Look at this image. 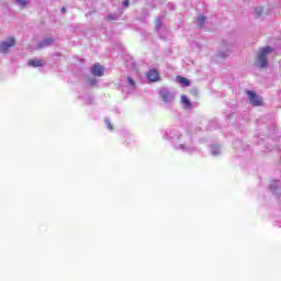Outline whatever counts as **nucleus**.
Returning a JSON list of instances; mask_svg holds the SVG:
<instances>
[{
	"mask_svg": "<svg viewBox=\"0 0 281 281\" xmlns=\"http://www.w3.org/2000/svg\"><path fill=\"white\" fill-rule=\"evenodd\" d=\"M20 8H25L27 5V0H14Z\"/></svg>",
	"mask_w": 281,
	"mask_h": 281,
	"instance_id": "6ab92c4d",
	"label": "nucleus"
},
{
	"mask_svg": "<svg viewBox=\"0 0 281 281\" xmlns=\"http://www.w3.org/2000/svg\"><path fill=\"white\" fill-rule=\"evenodd\" d=\"M126 82L132 87V89H135V80L132 77H126Z\"/></svg>",
	"mask_w": 281,
	"mask_h": 281,
	"instance_id": "aec40b11",
	"label": "nucleus"
},
{
	"mask_svg": "<svg viewBox=\"0 0 281 281\" xmlns=\"http://www.w3.org/2000/svg\"><path fill=\"white\" fill-rule=\"evenodd\" d=\"M160 100H162L166 106H172L175 104V91L166 88L160 89Z\"/></svg>",
	"mask_w": 281,
	"mask_h": 281,
	"instance_id": "7ed1b4c3",
	"label": "nucleus"
},
{
	"mask_svg": "<svg viewBox=\"0 0 281 281\" xmlns=\"http://www.w3.org/2000/svg\"><path fill=\"white\" fill-rule=\"evenodd\" d=\"M30 67H43V60L41 59H30L29 60Z\"/></svg>",
	"mask_w": 281,
	"mask_h": 281,
	"instance_id": "4468645a",
	"label": "nucleus"
},
{
	"mask_svg": "<svg viewBox=\"0 0 281 281\" xmlns=\"http://www.w3.org/2000/svg\"><path fill=\"white\" fill-rule=\"evenodd\" d=\"M210 153L213 157H218L221 155V145L213 144L210 147Z\"/></svg>",
	"mask_w": 281,
	"mask_h": 281,
	"instance_id": "9d476101",
	"label": "nucleus"
},
{
	"mask_svg": "<svg viewBox=\"0 0 281 281\" xmlns=\"http://www.w3.org/2000/svg\"><path fill=\"white\" fill-rule=\"evenodd\" d=\"M218 54L221 58H227L232 54V46H226L225 49L222 48Z\"/></svg>",
	"mask_w": 281,
	"mask_h": 281,
	"instance_id": "9b49d317",
	"label": "nucleus"
},
{
	"mask_svg": "<svg viewBox=\"0 0 281 281\" xmlns=\"http://www.w3.org/2000/svg\"><path fill=\"white\" fill-rule=\"evenodd\" d=\"M164 137L173 144L176 150H181L187 155H194L196 153V147L192 144V137L188 134H181L177 128L168 130Z\"/></svg>",
	"mask_w": 281,
	"mask_h": 281,
	"instance_id": "f257e3e1",
	"label": "nucleus"
},
{
	"mask_svg": "<svg viewBox=\"0 0 281 281\" xmlns=\"http://www.w3.org/2000/svg\"><path fill=\"white\" fill-rule=\"evenodd\" d=\"M108 19H109L110 21H117V19H120V15H119L117 13H110V14L108 15Z\"/></svg>",
	"mask_w": 281,
	"mask_h": 281,
	"instance_id": "a211bd4d",
	"label": "nucleus"
},
{
	"mask_svg": "<svg viewBox=\"0 0 281 281\" xmlns=\"http://www.w3.org/2000/svg\"><path fill=\"white\" fill-rule=\"evenodd\" d=\"M176 80L179 85H182V87H190V80H188L186 77L177 76Z\"/></svg>",
	"mask_w": 281,
	"mask_h": 281,
	"instance_id": "f8f14e48",
	"label": "nucleus"
},
{
	"mask_svg": "<svg viewBox=\"0 0 281 281\" xmlns=\"http://www.w3.org/2000/svg\"><path fill=\"white\" fill-rule=\"evenodd\" d=\"M105 125L109 131H113V125L111 124V121L109 119H105Z\"/></svg>",
	"mask_w": 281,
	"mask_h": 281,
	"instance_id": "412c9836",
	"label": "nucleus"
},
{
	"mask_svg": "<svg viewBox=\"0 0 281 281\" xmlns=\"http://www.w3.org/2000/svg\"><path fill=\"white\" fill-rule=\"evenodd\" d=\"M14 45H16V40H14V37H9L5 41L0 42V53L8 54L10 47H14Z\"/></svg>",
	"mask_w": 281,
	"mask_h": 281,
	"instance_id": "20e7f679",
	"label": "nucleus"
},
{
	"mask_svg": "<svg viewBox=\"0 0 281 281\" xmlns=\"http://www.w3.org/2000/svg\"><path fill=\"white\" fill-rule=\"evenodd\" d=\"M181 102L186 109H192V102H190V99H188V95L186 94L181 95Z\"/></svg>",
	"mask_w": 281,
	"mask_h": 281,
	"instance_id": "ddd939ff",
	"label": "nucleus"
},
{
	"mask_svg": "<svg viewBox=\"0 0 281 281\" xmlns=\"http://www.w3.org/2000/svg\"><path fill=\"white\" fill-rule=\"evenodd\" d=\"M270 191L272 192V194H276V196H280V182H272L270 184Z\"/></svg>",
	"mask_w": 281,
	"mask_h": 281,
	"instance_id": "1a4fd4ad",
	"label": "nucleus"
},
{
	"mask_svg": "<svg viewBox=\"0 0 281 281\" xmlns=\"http://www.w3.org/2000/svg\"><path fill=\"white\" fill-rule=\"evenodd\" d=\"M248 100L252 106H260L262 104V99L256 94L254 90L247 91Z\"/></svg>",
	"mask_w": 281,
	"mask_h": 281,
	"instance_id": "39448f33",
	"label": "nucleus"
},
{
	"mask_svg": "<svg viewBox=\"0 0 281 281\" xmlns=\"http://www.w3.org/2000/svg\"><path fill=\"white\" fill-rule=\"evenodd\" d=\"M273 52V48L270 46H266L263 48H260L257 54V65L258 67H261V69H265L269 65V61L267 59V56Z\"/></svg>",
	"mask_w": 281,
	"mask_h": 281,
	"instance_id": "f03ea898",
	"label": "nucleus"
},
{
	"mask_svg": "<svg viewBox=\"0 0 281 281\" xmlns=\"http://www.w3.org/2000/svg\"><path fill=\"white\" fill-rule=\"evenodd\" d=\"M147 78L150 82H157L159 80V71L156 69L149 70L147 74Z\"/></svg>",
	"mask_w": 281,
	"mask_h": 281,
	"instance_id": "6e6552de",
	"label": "nucleus"
},
{
	"mask_svg": "<svg viewBox=\"0 0 281 281\" xmlns=\"http://www.w3.org/2000/svg\"><path fill=\"white\" fill-rule=\"evenodd\" d=\"M91 74L98 78H101V76H104V67H102L100 64H94L91 68Z\"/></svg>",
	"mask_w": 281,
	"mask_h": 281,
	"instance_id": "0eeeda50",
	"label": "nucleus"
},
{
	"mask_svg": "<svg viewBox=\"0 0 281 281\" xmlns=\"http://www.w3.org/2000/svg\"><path fill=\"white\" fill-rule=\"evenodd\" d=\"M91 85H95V81H91Z\"/></svg>",
	"mask_w": 281,
	"mask_h": 281,
	"instance_id": "b1692460",
	"label": "nucleus"
},
{
	"mask_svg": "<svg viewBox=\"0 0 281 281\" xmlns=\"http://www.w3.org/2000/svg\"><path fill=\"white\" fill-rule=\"evenodd\" d=\"M161 18H157L156 21H155V30L156 32H159V30H161Z\"/></svg>",
	"mask_w": 281,
	"mask_h": 281,
	"instance_id": "dca6fc26",
	"label": "nucleus"
},
{
	"mask_svg": "<svg viewBox=\"0 0 281 281\" xmlns=\"http://www.w3.org/2000/svg\"><path fill=\"white\" fill-rule=\"evenodd\" d=\"M54 43H56L54 37H45L37 44V49H44V47H49L50 45H54Z\"/></svg>",
	"mask_w": 281,
	"mask_h": 281,
	"instance_id": "423d86ee",
	"label": "nucleus"
},
{
	"mask_svg": "<svg viewBox=\"0 0 281 281\" xmlns=\"http://www.w3.org/2000/svg\"><path fill=\"white\" fill-rule=\"evenodd\" d=\"M122 5H123L124 8H128V0H123Z\"/></svg>",
	"mask_w": 281,
	"mask_h": 281,
	"instance_id": "4be33fe9",
	"label": "nucleus"
},
{
	"mask_svg": "<svg viewBox=\"0 0 281 281\" xmlns=\"http://www.w3.org/2000/svg\"><path fill=\"white\" fill-rule=\"evenodd\" d=\"M265 13V8H262V7H256L255 8V14H256V16H260L261 14H263Z\"/></svg>",
	"mask_w": 281,
	"mask_h": 281,
	"instance_id": "f3484780",
	"label": "nucleus"
},
{
	"mask_svg": "<svg viewBox=\"0 0 281 281\" xmlns=\"http://www.w3.org/2000/svg\"><path fill=\"white\" fill-rule=\"evenodd\" d=\"M61 12H67V8L63 7Z\"/></svg>",
	"mask_w": 281,
	"mask_h": 281,
	"instance_id": "5701e85b",
	"label": "nucleus"
},
{
	"mask_svg": "<svg viewBox=\"0 0 281 281\" xmlns=\"http://www.w3.org/2000/svg\"><path fill=\"white\" fill-rule=\"evenodd\" d=\"M205 21H206L205 15H199L196 18V23H198L199 27H203L205 25Z\"/></svg>",
	"mask_w": 281,
	"mask_h": 281,
	"instance_id": "2eb2a0df",
	"label": "nucleus"
}]
</instances>
